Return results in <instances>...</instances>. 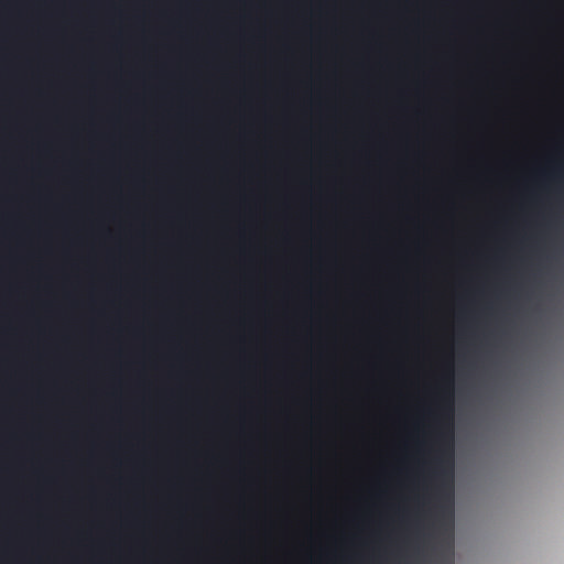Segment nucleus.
I'll list each match as a JSON object with an SVG mask.
<instances>
[{"label":"nucleus","instance_id":"obj_3","mask_svg":"<svg viewBox=\"0 0 564 564\" xmlns=\"http://www.w3.org/2000/svg\"><path fill=\"white\" fill-rule=\"evenodd\" d=\"M371 564H388V562L386 560H383V558H380L379 561H376V562H373Z\"/></svg>","mask_w":564,"mask_h":564},{"label":"nucleus","instance_id":"obj_1","mask_svg":"<svg viewBox=\"0 0 564 564\" xmlns=\"http://www.w3.org/2000/svg\"><path fill=\"white\" fill-rule=\"evenodd\" d=\"M453 368L449 364L441 378L438 388L437 400L435 410L433 411V419L435 423L436 441L442 444L448 443V458L452 459V441H453V415H454V401H453Z\"/></svg>","mask_w":564,"mask_h":564},{"label":"nucleus","instance_id":"obj_2","mask_svg":"<svg viewBox=\"0 0 564 564\" xmlns=\"http://www.w3.org/2000/svg\"><path fill=\"white\" fill-rule=\"evenodd\" d=\"M443 454H444L443 449L440 448L437 452V455L435 456V459H434V464H435L434 475L435 476L442 474Z\"/></svg>","mask_w":564,"mask_h":564}]
</instances>
